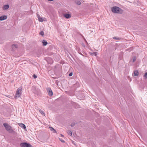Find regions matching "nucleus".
Returning a JSON list of instances; mask_svg holds the SVG:
<instances>
[{
	"instance_id": "obj_30",
	"label": "nucleus",
	"mask_w": 147,
	"mask_h": 147,
	"mask_svg": "<svg viewBox=\"0 0 147 147\" xmlns=\"http://www.w3.org/2000/svg\"><path fill=\"white\" fill-rule=\"evenodd\" d=\"M48 0L49 1H53V0Z\"/></svg>"
},
{
	"instance_id": "obj_23",
	"label": "nucleus",
	"mask_w": 147,
	"mask_h": 147,
	"mask_svg": "<svg viewBox=\"0 0 147 147\" xmlns=\"http://www.w3.org/2000/svg\"><path fill=\"white\" fill-rule=\"evenodd\" d=\"M75 125V123H72L71 125V126L72 127H73Z\"/></svg>"
},
{
	"instance_id": "obj_19",
	"label": "nucleus",
	"mask_w": 147,
	"mask_h": 147,
	"mask_svg": "<svg viewBox=\"0 0 147 147\" xmlns=\"http://www.w3.org/2000/svg\"><path fill=\"white\" fill-rule=\"evenodd\" d=\"M76 3L78 5H80L81 4V2L79 1H76Z\"/></svg>"
},
{
	"instance_id": "obj_7",
	"label": "nucleus",
	"mask_w": 147,
	"mask_h": 147,
	"mask_svg": "<svg viewBox=\"0 0 147 147\" xmlns=\"http://www.w3.org/2000/svg\"><path fill=\"white\" fill-rule=\"evenodd\" d=\"M9 7V5H5L3 7V9L4 10H6L8 9Z\"/></svg>"
},
{
	"instance_id": "obj_18",
	"label": "nucleus",
	"mask_w": 147,
	"mask_h": 147,
	"mask_svg": "<svg viewBox=\"0 0 147 147\" xmlns=\"http://www.w3.org/2000/svg\"><path fill=\"white\" fill-rule=\"evenodd\" d=\"M39 34L42 36H43L44 35V32L43 31H41L40 32Z\"/></svg>"
},
{
	"instance_id": "obj_14",
	"label": "nucleus",
	"mask_w": 147,
	"mask_h": 147,
	"mask_svg": "<svg viewBox=\"0 0 147 147\" xmlns=\"http://www.w3.org/2000/svg\"><path fill=\"white\" fill-rule=\"evenodd\" d=\"M49 128L50 129V130L51 131H53L54 133H56V131L53 127H49Z\"/></svg>"
},
{
	"instance_id": "obj_26",
	"label": "nucleus",
	"mask_w": 147,
	"mask_h": 147,
	"mask_svg": "<svg viewBox=\"0 0 147 147\" xmlns=\"http://www.w3.org/2000/svg\"><path fill=\"white\" fill-rule=\"evenodd\" d=\"M59 139V140H60L61 142H65V141L63 139H61L60 138Z\"/></svg>"
},
{
	"instance_id": "obj_9",
	"label": "nucleus",
	"mask_w": 147,
	"mask_h": 147,
	"mask_svg": "<svg viewBox=\"0 0 147 147\" xmlns=\"http://www.w3.org/2000/svg\"><path fill=\"white\" fill-rule=\"evenodd\" d=\"M64 16L67 19L71 17V16L70 14L67 13L64 14Z\"/></svg>"
},
{
	"instance_id": "obj_4",
	"label": "nucleus",
	"mask_w": 147,
	"mask_h": 147,
	"mask_svg": "<svg viewBox=\"0 0 147 147\" xmlns=\"http://www.w3.org/2000/svg\"><path fill=\"white\" fill-rule=\"evenodd\" d=\"M47 90L48 94L50 96H52L53 95V93L51 89L50 88H47Z\"/></svg>"
},
{
	"instance_id": "obj_1",
	"label": "nucleus",
	"mask_w": 147,
	"mask_h": 147,
	"mask_svg": "<svg viewBox=\"0 0 147 147\" xmlns=\"http://www.w3.org/2000/svg\"><path fill=\"white\" fill-rule=\"evenodd\" d=\"M111 10L113 12L115 13H119L122 10L121 9L117 6H114L111 7Z\"/></svg>"
},
{
	"instance_id": "obj_15",
	"label": "nucleus",
	"mask_w": 147,
	"mask_h": 147,
	"mask_svg": "<svg viewBox=\"0 0 147 147\" xmlns=\"http://www.w3.org/2000/svg\"><path fill=\"white\" fill-rule=\"evenodd\" d=\"M42 42L43 44V45L45 46H46L48 43L47 41L45 40H43Z\"/></svg>"
},
{
	"instance_id": "obj_27",
	"label": "nucleus",
	"mask_w": 147,
	"mask_h": 147,
	"mask_svg": "<svg viewBox=\"0 0 147 147\" xmlns=\"http://www.w3.org/2000/svg\"><path fill=\"white\" fill-rule=\"evenodd\" d=\"M132 60H133V62H135L136 61V58L134 57V58Z\"/></svg>"
},
{
	"instance_id": "obj_29",
	"label": "nucleus",
	"mask_w": 147,
	"mask_h": 147,
	"mask_svg": "<svg viewBox=\"0 0 147 147\" xmlns=\"http://www.w3.org/2000/svg\"><path fill=\"white\" fill-rule=\"evenodd\" d=\"M61 136H62V137H63L64 136L62 134H61Z\"/></svg>"
},
{
	"instance_id": "obj_8",
	"label": "nucleus",
	"mask_w": 147,
	"mask_h": 147,
	"mask_svg": "<svg viewBox=\"0 0 147 147\" xmlns=\"http://www.w3.org/2000/svg\"><path fill=\"white\" fill-rule=\"evenodd\" d=\"M18 47V45L16 44H13L11 46V49L13 51H14L15 48Z\"/></svg>"
},
{
	"instance_id": "obj_25",
	"label": "nucleus",
	"mask_w": 147,
	"mask_h": 147,
	"mask_svg": "<svg viewBox=\"0 0 147 147\" xmlns=\"http://www.w3.org/2000/svg\"><path fill=\"white\" fill-rule=\"evenodd\" d=\"M33 77H34V78H37V76L35 74H34L33 75Z\"/></svg>"
},
{
	"instance_id": "obj_20",
	"label": "nucleus",
	"mask_w": 147,
	"mask_h": 147,
	"mask_svg": "<svg viewBox=\"0 0 147 147\" xmlns=\"http://www.w3.org/2000/svg\"><path fill=\"white\" fill-rule=\"evenodd\" d=\"M143 76L146 79L147 78V72L144 74Z\"/></svg>"
},
{
	"instance_id": "obj_21",
	"label": "nucleus",
	"mask_w": 147,
	"mask_h": 147,
	"mask_svg": "<svg viewBox=\"0 0 147 147\" xmlns=\"http://www.w3.org/2000/svg\"><path fill=\"white\" fill-rule=\"evenodd\" d=\"M39 111L40 113L42 114H44V115L45 114V113H44L43 111L42 110H40Z\"/></svg>"
},
{
	"instance_id": "obj_5",
	"label": "nucleus",
	"mask_w": 147,
	"mask_h": 147,
	"mask_svg": "<svg viewBox=\"0 0 147 147\" xmlns=\"http://www.w3.org/2000/svg\"><path fill=\"white\" fill-rule=\"evenodd\" d=\"M22 88H19L18 89L16 93L21 95L22 93Z\"/></svg>"
},
{
	"instance_id": "obj_6",
	"label": "nucleus",
	"mask_w": 147,
	"mask_h": 147,
	"mask_svg": "<svg viewBox=\"0 0 147 147\" xmlns=\"http://www.w3.org/2000/svg\"><path fill=\"white\" fill-rule=\"evenodd\" d=\"M7 19V16H3L0 17V20L2 21Z\"/></svg>"
},
{
	"instance_id": "obj_17",
	"label": "nucleus",
	"mask_w": 147,
	"mask_h": 147,
	"mask_svg": "<svg viewBox=\"0 0 147 147\" xmlns=\"http://www.w3.org/2000/svg\"><path fill=\"white\" fill-rule=\"evenodd\" d=\"M67 133L69 135L71 136L72 135V132L71 131H67Z\"/></svg>"
},
{
	"instance_id": "obj_12",
	"label": "nucleus",
	"mask_w": 147,
	"mask_h": 147,
	"mask_svg": "<svg viewBox=\"0 0 147 147\" xmlns=\"http://www.w3.org/2000/svg\"><path fill=\"white\" fill-rule=\"evenodd\" d=\"M37 17L38 18V20L40 22H43V20H42V18H41L40 16L39 15H37Z\"/></svg>"
},
{
	"instance_id": "obj_2",
	"label": "nucleus",
	"mask_w": 147,
	"mask_h": 147,
	"mask_svg": "<svg viewBox=\"0 0 147 147\" xmlns=\"http://www.w3.org/2000/svg\"><path fill=\"white\" fill-rule=\"evenodd\" d=\"M20 145L22 147H32L31 144L26 142L21 143Z\"/></svg>"
},
{
	"instance_id": "obj_3",
	"label": "nucleus",
	"mask_w": 147,
	"mask_h": 147,
	"mask_svg": "<svg viewBox=\"0 0 147 147\" xmlns=\"http://www.w3.org/2000/svg\"><path fill=\"white\" fill-rule=\"evenodd\" d=\"M3 125L7 131L8 129L11 127L7 123H4L3 124Z\"/></svg>"
},
{
	"instance_id": "obj_16",
	"label": "nucleus",
	"mask_w": 147,
	"mask_h": 147,
	"mask_svg": "<svg viewBox=\"0 0 147 147\" xmlns=\"http://www.w3.org/2000/svg\"><path fill=\"white\" fill-rule=\"evenodd\" d=\"M21 94H16L15 96V98L16 99L18 98L19 97H20V95Z\"/></svg>"
},
{
	"instance_id": "obj_22",
	"label": "nucleus",
	"mask_w": 147,
	"mask_h": 147,
	"mask_svg": "<svg viewBox=\"0 0 147 147\" xmlns=\"http://www.w3.org/2000/svg\"><path fill=\"white\" fill-rule=\"evenodd\" d=\"M113 38L114 39H116V40H119L120 39V38H117V37H116V36H114V37H113Z\"/></svg>"
},
{
	"instance_id": "obj_10",
	"label": "nucleus",
	"mask_w": 147,
	"mask_h": 147,
	"mask_svg": "<svg viewBox=\"0 0 147 147\" xmlns=\"http://www.w3.org/2000/svg\"><path fill=\"white\" fill-rule=\"evenodd\" d=\"M7 131L9 133H15V131H13V130L12 129V127L9 129Z\"/></svg>"
},
{
	"instance_id": "obj_24",
	"label": "nucleus",
	"mask_w": 147,
	"mask_h": 147,
	"mask_svg": "<svg viewBox=\"0 0 147 147\" xmlns=\"http://www.w3.org/2000/svg\"><path fill=\"white\" fill-rule=\"evenodd\" d=\"M92 53L95 56H96L97 55V52H94Z\"/></svg>"
},
{
	"instance_id": "obj_13",
	"label": "nucleus",
	"mask_w": 147,
	"mask_h": 147,
	"mask_svg": "<svg viewBox=\"0 0 147 147\" xmlns=\"http://www.w3.org/2000/svg\"><path fill=\"white\" fill-rule=\"evenodd\" d=\"M21 127L24 128V129H25L26 128V127L25 125L23 123H20L19 125Z\"/></svg>"
},
{
	"instance_id": "obj_11",
	"label": "nucleus",
	"mask_w": 147,
	"mask_h": 147,
	"mask_svg": "<svg viewBox=\"0 0 147 147\" xmlns=\"http://www.w3.org/2000/svg\"><path fill=\"white\" fill-rule=\"evenodd\" d=\"M134 76H137L138 75L139 73L138 71L137 70H135L134 71Z\"/></svg>"
},
{
	"instance_id": "obj_28",
	"label": "nucleus",
	"mask_w": 147,
	"mask_h": 147,
	"mask_svg": "<svg viewBox=\"0 0 147 147\" xmlns=\"http://www.w3.org/2000/svg\"><path fill=\"white\" fill-rule=\"evenodd\" d=\"M72 75H73L72 73H70L69 74V76H71Z\"/></svg>"
}]
</instances>
